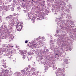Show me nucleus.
Segmentation results:
<instances>
[{
	"label": "nucleus",
	"mask_w": 76,
	"mask_h": 76,
	"mask_svg": "<svg viewBox=\"0 0 76 76\" xmlns=\"http://www.w3.org/2000/svg\"><path fill=\"white\" fill-rule=\"evenodd\" d=\"M39 41H40V40H39Z\"/></svg>",
	"instance_id": "nucleus-28"
},
{
	"label": "nucleus",
	"mask_w": 76,
	"mask_h": 76,
	"mask_svg": "<svg viewBox=\"0 0 76 76\" xmlns=\"http://www.w3.org/2000/svg\"><path fill=\"white\" fill-rule=\"evenodd\" d=\"M68 59H65L64 60V64H68Z\"/></svg>",
	"instance_id": "nucleus-5"
},
{
	"label": "nucleus",
	"mask_w": 76,
	"mask_h": 76,
	"mask_svg": "<svg viewBox=\"0 0 76 76\" xmlns=\"http://www.w3.org/2000/svg\"><path fill=\"white\" fill-rule=\"evenodd\" d=\"M24 53H23V52H21V54H21V55H22V54H23Z\"/></svg>",
	"instance_id": "nucleus-20"
},
{
	"label": "nucleus",
	"mask_w": 76,
	"mask_h": 76,
	"mask_svg": "<svg viewBox=\"0 0 76 76\" xmlns=\"http://www.w3.org/2000/svg\"><path fill=\"white\" fill-rule=\"evenodd\" d=\"M22 58H23V60H24V59H25V58L24 57H23Z\"/></svg>",
	"instance_id": "nucleus-22"
},
{
	"label": "nucleus",
	"mask_w": 76,
	"mask_h": 76,
	"mask_svg": "<svg viewBox=\"0 0 76 76\" xmlns=\"http://www.w3.org/2000/svg\"><path fill=\"white\" fill-rule=\"evenodd\" d=\"M13 46H12V48H13Z\"/></svg>",
	"instance_id": "nucleus-26"
},
{
	"label": "nucleus",
	"mask_w": 76,
	"mask_h": 76,
	"mask_svg": "<svg viewBox=\"0 0 76 76\" xmlns=\"http://www.w3.org/2000/svg\"><path fill=\"white\" fill-rule=\"evenodd\" d=\"M37 43H36V45L37 46Z\"/></svg>",
	"instance_id": "nucleus-24"
},
{
	"label": "nucleus",
	"mask_w": 76,
	"mask_h": 76,
	"mask_svg": "<svg viewBox=\"0 0 76 76\" xmlns=\"http://www.w3.org/2000/svg\"><path fill=\"white\" fill-rule=\"evenodd\" d=\"M2 64H4V65H6V62H5L3 63H2Z\"/></svg>",
	"instance_id": "nucleus-13"
},
{
	"label": "nucleus",
	"mask_w": 76,
	"mask_h": 76,
	"mask_svg": "<svg viewBox=\"0 0 76 76\" xmlns=\"http://www.w3.org/2000/svg\"><path fill=\"white\" fill-rule=\"evenodd\" d=\"M34 45H32L30 46V47H31V48L34 47Z\"/></svg>",
	"instance_id": "nucleus-12"
},
{
	"label": "nucleus",
	"mask_w": 76,
	"mask_h": 76,
	"mask_svg": "<svg viewBox=\"0 0 76 76\" xmlns=\"http://www.w3.org/2000/svg\"><path fill=\"white\" fill-rule=\"evenodd\" d=\"M42 41H45V38H44V37H42Z\"/></svg>",
	"instance_id": "nucleus-8"
},
{
	"label": "nucleus",
	"mask_w": 76,
	"mask_h": 76,
	"mask_svg": "<svg viewBox=\"0 0 76 76\" xmlns=\"http://www.w3.org/2000/svg\"><path fill=\"white\" fill-rule=\"evenodd\" d=\"M52 42V41H50V42Z\"/></svg>",
	"instance_id": "nucleus-25"
},
{
	"label": "nucleus",
	"mask_w": 76,
	"mask_h": 76,
	"mask_svg": "<svg viewBox=\"0 0 76 76\" xmlns=\"http://www.w3.org/2000/svg\"><path fill=\"white\" fill-rule=\"evenodd\" d=\"M28 67H29V68H31V65H29L28 66Z\"/></svg>",
	"instance_id": "nucleus-18"
},
{
	"label": "nucleus",
	"mask_w": 76,
	"mask_h": 76,
	"mask_svg": "<svg viewBox=\"0 0 76 76\" xmlns=\"http://www.w3.org/2000/svg\"><path fill=\"white\" fill-rule=\"evenodd\" d=\"M25 43H28V41L27 40H26V41H25Z\"/></svg>",
	"instance_id": "nucleus-16"
},
{
	"label": "nucleus",
	"mask_w": 76,
	"mask_h": 76,
	"mask_svg": "<svg viewBox=\"0 0 76 76\" xmlns=\"http://www.w3.org/2000/svg\"><path fill=\"white\" fill-rule=\"evenodd\" d=\"M7 18L8 19H10V20L9 21V22L10 24H12L14 25L15 23H13V20H15V17H13V15H9L8 16Z\"/></svg>",
	"instance_id": "nucleus-1"
},
{
	"label": "nucleus",
	"mask_w": 76,
	"mask_h": 76,
	"mask_svg": "<svg viewBox=\"0 0 76 76\" xmlns=\"http://www.w3.org/2000/svg\"><path fill=\"white\" fill-rule=\"evenodd\" d=\"M22 56H23V57H24V56H24V53H23V54H22Z\"/></svg>",
	"instance_id": "nucleus-21"
},
{
	"label": "nucleus",
	"mask_w": 76,
	"mask_h": 76,
	"mask_svg": "<svg viewBox=\"0 0 76 76\" xmlns=\"http://www.w3.org/2000/svg\"><path fill=\"white\" fill-rule=\"evenodd\" d=\"M61 71V72L62 73V72H65L66 71V70H65V69L64 68H63Z\"/></svg>",
	"instance_id": "nucleus-6"
},
{
	"label": "nucleus",
	"mask_w": 76,
	"mask_h": 76,
	"mask_svg": "<svg viewBox=\"0 0 76 76\" xmlns=\"http://www.w3.org/2000/svg\"><path fill=\"white\" fill-rule=\"evenodd\" d=\"M12 53H15V50H13L12 51Z\"/></svg>",
	"instance_id": "nucleus-15"
},
{
	"label": "nucleus",
	"mask_w": 76,
	"mask_h": 76,
	"mask_svg": "<svg viewBox=\"0 0 76 76\" xmlns=\"http://www.w3.org/2000/svg\"><path fill=\"white\" fill-rule=\"evenodd\" d=\"M55 14H56V15H58V14L57 13H55Z\"/></svg>",
	"instance_id": "nucleus-23"
},
{
	"label": "nucleus",
	"mask_w": 76,
	"mask_h": 76,
	"mask_svg": "<svg viewBox=\"0 0 76 76\" xmlns=\"http://www.w3.org/2000/svg\"><path fill=\"white\" fill-rule=\"evenodd\" d=\"M31 71L32 72H34L35 71V68H31Z\"/></svg>",
	"instance_id": "nucleus-7"
},
{
	"label": "nucleus",
	"mask_w": 76,
	"mask_h": 76,
	"mask_svg": "<svg viewBox=\"0 0 76 76\" xmlns=\"http://www.w3.org/2000/svg\"><path fill=\"white\" fill-rule=\"evenodd\" d=\"M10 53L9 52L8 53V55H7L8 56V58H9L10 60H12L13 59V58H12V55L10 54Z\"/></svg>",
	"instance_id": "nucleus-4"
},
{
	"label": "nucleus",
	"mask_w": 76,
	"mask_h": 76,
	"mask_svg": "<svg viewBox=\"0 0 76 76\" xmlns=\"http://www.w3.org/2000/svg\"><path fill=\"white\" fill-rule=\"evenodd\" d=\"M58 75H59L60 76H65V75L63 74V73L61 72V70L58 71V73L56 74V76H58Z\"/></svg>",
	"instance_id": "nucleus-3"
},
{
	"label": "nucleus",
	"mask_w": 76,
	"mask_h": 76,
	"mask_svg": "<svg viewBox=\"0 0 76 76\" xmlns=\"http://www.w3.org/2000/svg\"><path fill=\"white\" fill-rule=\"evenodd\" d=\"M23 1L24 0H23Z\"/></svg>",
	"instance_id": "nucleus-27"
},
{
	"label": "nucleus",
	"mask_w": 76,
	"mask_h": 76,
	"mask_svg": "<svg viewBox=\"0 0 76 76\" xmlns=\"http://www.w3.org/2000/svg\"><path fill=\"white\" fill-rule=\"evenodd\" d=\"M5 62V61H4V59H2L1 60V63H4Z\"/></svg>",
	"instance_id": "nucleus-10"
},
{
	"label": "nucleus",
	"mask_w": 76,
	"mask_h": 76,
	"mask_svg": "<svg viewBox=\"0 0 76 76\" xmlns=\"http://www.w3.org/2000/svg\"><path fill=\"white\" fill-rule=\"evenodd\" d=\"M27 72L29 74V73L31 72V71H28Z\"/></svg>",
	"instance_id": "nucleus-17"
},
{
	"label": "nucleus",
	"mask_w": 76,
	"mask_h": 76,
	"mask_svg": "<svg viewBox=\"0 0 76 76\" xmlns=\"http://www.w3.org/2000/svg\"><path fill=\"white\" fill-rule=\"evenodd\" d=\"M24 73L25 75H28V74H29V73H28V72H27L26 71H25L24 72Z\"/></svg>",
	"instance_id": "nucleus-11"
},
{
	"label": "nucleus",
	"mask_w": 76,
	"mask_h": 76,
	"mask_svg": "<svg viewBox=\"0 0 76 76\" xmlns=\"http://www.w3.org/2000/svg\"><path fill=\"white\" fill-rule=\"evenodd\" d=\"M37 20H39L40 19L39 18H37Z\"/></svg>",
	"instance_id": "nucleus-19"
},
{
	"label": "nucleus",
	"mask_w": 76,
	"mask_h": 76,
	"mask_svg": "<svg viewBox=\"0 0 76 76\" xmlns=\"http://www.w3.org/2000/svg\"><path fill=\"white\" fill-rule=\"evenodd\" d=\"M26 71H27V70H28L29 69V68L28 67H26Z\"/></svg>",
	"instance_id": "nucleus-14"
},
{
	"label": "nucleus",
	"mask_w": 76,
	"mask_h": 76,
	"mask_svg": "<svg viewBox=\"0 0 76 76\" xmlns=\"http://www.w3.org/2000/svg\"><path fill=\"white\" fill-rule=\"evenodd\" d=\"M1 66H3V67H4V68H6V65H1Z\"/></svg>",
	"instance_id": "nucleus-9"
},
{
	"label": "nucleus",
	"mask_w": 76,
	"mask_h": 76,
	"mask_svg": "<svg viewBox=\"0 0 76 76\" xmlns=\"http://www.w3.org/2000/svg\"><path fill=\"white\" fill-rule=\"evenodd\" d=\"M23 23H19L16 26L17 28L16 30H17L18 31H20L22 29V28H23Z\"/></svg>",
	"instance_id": "nucleus-2"
}]
</instances>
